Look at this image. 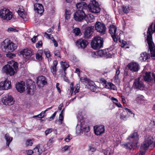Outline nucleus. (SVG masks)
I'll return each instance as SVG.
<instances>
[{
  "instance_id": "1",
  "label": "nucleus",
  "mask_w": 155,
  "mask_h": 155,
  "mask_svg": "<svg viewBox=\"0 0 155 155\" xmlns=\"http://www.w3.org/2000/svg\"><path fill=\"white\" fill-rule=\"evenodd\" d=\"M17 63L14 61L8 62V64L5 65L2 68L3 72L10 76L13 75L16 72L18 69Z\"/></svg>"
},
{
  "instance_id": "2",
  "label": "nucleus",
  "mask_w": 155,
  "mask_h": 155,
  "mask_svg": "<svg viewBox=\"0 0 155 155\" xmlns=\"http://www.w3.org/2000/svg\"><path fill=\"white\" fill-rule=\"evenodd\" d=\"M127 140H129L130 142L124 143V147L126 149L131 150L133 147L136 146L137 144L139 135L137 132H134L127 138Z\"/></svg>"
},
{
  "instance_id": "3",
  "label": "nucleus",
  "mask_w": 155,
  "mask_h": 155,
  "mask_svg": "<svg viewBox=\"0 0 155 155\" xmlns=\"http://www.w3.org/2000/svg\"><path fill=\"white\" fill-rule=\"evenodd\" d=\"M1 45L4 51L8 52H12L17 48L16 45L8 39H6L2 42Z\"/></svg>"
},
{
  "instance_id": "4",
  "label": "nucleus",
  "mask_w": 155,
  "mask_h": 155,
  "mask_svg": "<svg viewBox=\"0 0 155 155\" xmlns=\"http://www.w3.org/2000/svg\"><path fill=\"white\" fill-rule=\"evenodd\" d=\"M103 42L102 38L99 36L96 37L92 41L91 45V48L94 49H99L103 47Z\"/></svg>"
},
{
  "instance_id": "5",
  "label": "nucleus",
  "mask_w": 155,
  "mask_h": 155,
  "mask_svg": "<svg viewBox=\"0 0 155 155\" xmlns=\"http://www.w3.org/2000/svg\"><path fill=\"white\" fill-rule=\"evenodd\" d=\"M145 81V74L140 75L138 79L135 80L133 85L134 87L139 89L141 90H143L144 89V85L142 80Z\"/></svg>"
},
{
  "instance_id": "6",
  "label": "nucleus",
  "mask_w": 155,
  "mask_h": 155,
  "mask_svg": "<svg viewBox=\"0 0 155 155\" xmlns=\"http://www.w3.org/2000/svg\"><path fill=\"white\" fill-rule=\"evenodd\" d=\"M13 15L12 13L8 9L4 8L2 9L0 12V17L4 20H10Z\"/></svg>"
},
{
  "instance_id": "7",
  "label": "nucleus",
  "mask_w": 155,
  "mask_h": 155,
  "mask_svg": "<svg viewBox=\"0 0 155 155\" xmlns=\"http://www.w3.org/2000/svg\"><path fill=\"white\" fill-rule=\"evenodd\" d=\"M86 16L84 10L78 9L73 14V18L76 21L81 22L85 18Z\"/></svg>"
},
{
  "instance_id": "8",
  "label": "nucleus",
  "mask_w": 155,
  "mask_h": 155,
  "mask_svg": "<svg viewBox=\"0 0 155 155\" xmlns=\"http://www.w3.org/2000/svg\"><path fill=\"white\" fill-rule=\"evenodd\" d=\"M87 6L88 10L91 12L98 13L100 11L98 3L95 0L92 1L91 3H89Z\"/></svg>"
},
{
  "instance_id": "9",
  "label": "nucleus",
  "mask_w": 155,
  "mask_h": 155,
  "mask_svg": "<svg viewBox=\"0 0 155 155\" xmlns=\"http://www.w3.org/2000/svg\"><path fill=\"white\" fill-rule=\"evenodd\" d=\"M20 53L21 54H22L23 57L27 60H31L34 58V55L31 49H25L21 51Z\"/></svg>"
},
{
  "instance_id": "10",
  "label": "nucleus",
  "mask_w": 155,
  "mask_h": 155,
  "mask_svg": "<svg viewBox=\"0 0 155 155\" xmlns=\"http://www.w3.org/2000/svg\"><path fill=\"white\" fill-rule=\"evenodd\" d=\"M95 29L97 32L102 35L105 34L106 28L104 23L97 21L95 23Z\"/></svg>"
},
{
  "instance_id": "11",
  "label": "nucleus",
  "mask_w": 155,
  "mask_h": 155,
  "mask_svg": "<svg viewBox=\"0 0 155 155\" xmlns=\"http://www.w3.org/2000/svg\"><path fill=\"white\" fill-rule=\"evenodd\" d=\"M2 101L5 105L11 106L14 103L15 101L11 96L6 95L3 97Z\"/></svg>"
},
{
  "instance_id": "12",
  "label": "nucleus",
  "mask_w": 155,
  "mask_h": 155,
  "mask_svg": "<svg viewBox=\"0 0 155 155\" xmlns=\"http://www.w3.org/2000/svg\"><path fill=\"white\" fill-rule=\"evenodd\" d=\"M94 132L97 135H100L104 133L105 131V127L104 125H96L94 127Z\"/></svg>"
},
{
  "instance_id": "13",
  "label": "nucleus",
  "mask_w": 155,
  "mask_h": 155,
  "mask_svg": "<svg viewBox=\"0 0 155 155\" xmlns=\"http://www.w3.org/2000/svg\"><path fill=\"white\" fill-rule=\"evenodd\" d=\"M88 41L85 40L81 38L78 39L76 42V45L78 48L84 49L88 44Z\"/></svg>"
},
{
  "instance_id": "14",
  "label": "nucleus",
  "mask_w": 155,
  "mask_h": 155,
  "mask_svg": "<svg viewBox=\"0 0 155 155\" xmlns=\"http://www.w3.org/2000/svg\"><path fill=\"white\" fill-rule=\"evenodd\" d=\"M94 28L93 26H90L85 28L84 33L85 38H88L92 36Z\"/></svg>"
},
{
  "instance_id": "15",
  "label": "nucleus",
  "mask_w": 155,
  "mask_h": 155,
  "mask_svg": "<svg viewBox=\"0 0 155 155\" xmlns=\"http://www.w3.org/2000/svg\"><path fill=\"white\" fill-rule=\"evenodd\" d=\"M127 67L132 72H137L140 69L139 64L135 62L129 63L127 65Z\"/></svg>"
},
{
  "instance_id": "16",
  "label": "nucleus",
  "mask_w": 155,
  "mask_h": 155,
  "mask_svg": "<svg viewBox=\"0 0 155 155\" xmlns=\"http://www.w3.org/2000/svg\"><path fill=\"white\" fill-rule=\"evenodd\" d=\"M11 87V83L8 81L5 80L0 83V89L7 90Z\"/></svg>"
},
{
  "instance_id": "17",
  "label": "nucleus",
  "mask_w": 155,
  "mask_h": 155,
  "mask_svg": "<svg viewBox=\"0 0 155 155\" xmlns=\"http://www.w3.org/2000/svg\"><path fill=\"white\" fill-rule=\"evenodd\" d=\"M25 83L23 81H21L20 83L18 82L16 84V87L17 90L20 93L23 92L25 91Z\"/></svg>"
},
{
  "instance_id": "18",
  "label": "nucleus",
  "mask_w": 155,
  "mask_h": 155,
  "mask_svg": "<svg viewBox=\"0 0 155 155\" xmlns=\"http://www.w3.org/2000/svg\"><path fill=\"white\" fill-rule=\"evenodd\" d=\"M34 150L35 153L40 155L45 151V149L43 145L38 144L34 149Z\"/></svg>"
},
{
  "instance_id": "19",
  "label": "nucleus",
  "mask_w": 155,
  "mask_h": 155,
  "mask_svg": "<svg viewBox=\"0 0 155 155\" xmlns=\"http://www.w3.org/2000/svg\"><path fill=\"white\" fill-rule=\"evenodd\" d=\"M34 10L37 11L38 14H41L44 12V8L42 5L36 3L34 5Z\"/></svg>"
},
{
  "instance_id": "20",
  "label": "nucleus",
  "mask_w": 155,
  "mask_h": 155,
  "mask_svg": "<svg viewBox=\"0 0 155 155\" xmlns=\"http://www.w3.org/2000/svg\"><path fill=\"white\" fill-rule=\"evenodd\" d=\"M148 139L147 140V142L146 141V150L147 148L151 150L154 147V144L152 143V141L151 140V139H153V137L150 136Z\"/></svg>"
},
{
  "instance_id": "21",
  "label": "nucleus",
  "mask_w": 155,
  "mask_h": 155,
  "mask_svg": "<svg viewBox=\"0 0 155 155\" xmlns=\"http://www.w3.org/2000/svg\"><path fill=\"white\" fill-rule=\"evenodd\" d=\"M27 88L28 94L31 95L33 94L34 91L36 90V86L33 84H31L29 86L28 85Z\"/></svg>"
},
{
  "instance_id": "22",
  "label": "nucleus",
  "mask_w": 155,
  "mask_h": 155,
  "mask_svg": "<svg viewBox=\"0 0 155 155\" xmlns=\"http://www.w3.org/2000/svg\"><path fill=\"white\" fill-rule=\"evenodd\" d=\"M76 6L79 9L83 10L85 9L87 7V5L84 2H81L77 3L76 5Z\"/></svg>"
},
{
  "instance_id": "23",
  "label": "nucleus",
  "mask_w": 155,
  "mask_h": 155,
  "mask_svg": "<svg viewBox=\"0 0 155 155\" xmlns=\"http://www.w3.org/2000/svg\"><path fill=\"white\" fill-rule=\"evenodd\" d=\"M109 32L111 35H115L117 33V28L113 25H110L109 26Z\"/></svg>"
},
{
  "instance_id": "24",
  "label": "nucleus",
  "mask_w": 155,
  "mask_h": 155,
  "mask_svg": "<svg viewBox=\"0 0 155 155\" xmlns=\"http://www.w3.org/2000/svg\"><path fill=\"white\" fill-rule=\"evenodd\" d=\"M145 140L143 145H142L140 147V150L136 155H144L145 153Z\"/></svg>"
},
{
  "instance_id": "25",
  "label": "nucleus",
  "mask_w": 155,
  "mask_h": 155,
  "mask_svg": "<svg viewBox=\"0 0 155 155\" xmlns=\"http://www.w3.org/2000/svg\"><path fill=\"white\" fill-rule=\"evenodd\" d=\"M61 67L64 71V73L66 74V69L69 67L68 63L66 62L61 61Z\"/></svg>"
},
{
  "instance_id": "26",
  "label": "nucleus",
  "mask_w": 155,
  "mask_h": 155,
  "mask_svg": "<svg viewBox=\"0 0 155 155\" xmlns=\"http://www.w3.org/2000/svg\"><path fill=\"white\" fill-rule=\"evenodd\" d=\"M105 53H106V51L105 50H99L97 52L94 53L96 55L101 57H105Z\"/></svg>"
},
{
  "instance_id": "27",
  "label": "nucleus",
  "mask_w": 155,
  "mask_h": 155,
  "mask_svg": "<svg viewBox=\"0 0 155 155\" xmlns=\"http://www.w3.org/2000/svg\"><path fill=\"white\" fill-rule=\"evenodd\" d=\"M38 81V82L41 83L43 85H45L47 83L46 78L43 76H41L39 77Z\"/></svg>"
},
{
  "instance_id": "28",
  "label": "nucleus",
  "mask_w": 155,
  "mask_h": 155,
  "mask_svg": "<svg viewBox=\"0 0 155 155\" xmlns=\"http://www.w3.org/2000/svg\"><path fill=\"white\" fill-rule=\"evenodd\" d=\"M5 138L6 140V145L8 147L10 142L12 140V138L10 137L8 134H6L5 135Z\"/></svg>"
},
{
  "instance_id": "29",
  "label": "nucleus",
  "mask_w": 155,
  "mask_h": 155,
  "mask_svg": "<svg viewBox=\"0 0 155 155\" xmlns=\"http://www.w3.org/2000/svg\"><path fill=\"white\" fill-rule=\"evenodd\" d=\"M144 97L143 95H137L135 100L139 103H141L144 100Z\"/></svg>"
},
{
  "instance_id": "30",
  "label": "nucleus",
  "mask_w": 155,
  "mask_h": 155,
  "mask_svg": "<svg viewBox=\"0 0 155 155\" xmlns=\"http://www.w3.org/2000/svg\"><path fill=\"white\" fill-rule=\"evenodd\" d=\"M87 21L89 22H91L94 20V17L91 14H89L87 16Z\"/></svg>"
},
{
  "instance_id": "31",
  "label": "nucleus",
  "mask_w": 155,
  "mask_h": 155,
  "mask_svg": "<svg viewBox=\"0 0 155 155\" xmlns=\"http://www.w3.org/2000/svg\"><path fill=\"white\" fill-rule=\"evenodd\" d=\"M18 13L19 16L23 19L26 18V15L23 11L18 10Z\"/></svg>"
},
{
  "instance_id": "32",
  "label": "nucleus",
  "mask_w": 155,
  "mask_h": 155,
  "mask_svg": "<svg viewBox=\"0 0 155 155\" xmlns=\"http://www.w3.org/2000/svg\"><path fill=\"white\" fill-rule=\"evenodd\" d=\"M114 56V54L111 51H106V53H105V58H112Z\"/></svg>"
},
{
  "instance_id": "33",
  "label": "nucleus",
  "mask_w": 155,
  "mask_h": 155,
  "mask_svg": "<svg viewBox=\"0 0 155 155\" xmlns=\"http://www.w3.org/2000/svg\"><path fill=\"white\" fill-rule=\"evenodd\" d=\"M124 110L126 113H127L129 116L133 117H134V114L130 110L127 108H124Z\"/></svg>"
},
{
  "instance_id": "34",
  "label": "nucleus",
  "mask_w": 155,
  "mask_h": 155,
  "mask_svg": "<svg viewBox=\"0 0 155 155\" xmlns=\"http://www.w3.org/2000/svg\"><path fill=\"white\" fill-rule=\"evenodd\" d=\"M33 143V141L32 140L28 139L25 142V145L26 147L31 146Z\"/></svg>"
},
{
  "instance_id": "35",
  "label": "nucleus",
  "mask_w": 155,
  "mask_h": 155,
  "mask_svg": "<svg viewBox=\"0 0 155 155\" xmlns=\"http://www.w3.org/2000/svg\"><path fill=\"white\" fill-rule=\"evenodd\" d=\"M146 81H150L152 80V78L150 76V73L146 72Z\"/></svg>"
},
{
  "instance_id": "36",
  "label": "nucleus",
  "mask_w": 155,
  "mask_h": 155,
  "mask_svg": "<svg viewBox=\"0 0 155 155\" xmlns=\"http://www.w3.org/2000/svg\"><path fill=\"white\" fill-rule=\"evenodd\" d=\"M120 118L124 120H127L126 113L125 111L121 113Z\"/></svg>"
},
{
  "instance_id": "37",
  "label": "nucleus",
  "mask_w": 155,
  "mask_h": 155,
  "mask_svg": "<svg viewBox=\"0 0 155 155\" xmlns=\"http://www.w3.org/2000/svg\"><path fill=\"white\" fill-rule=\"evenodd\" d=\"M81 129L83 132L87 133L89 131V128L88 126H85V127H82L81 126Z\"/></svg>"
},
{
  "instance_id": "38",
  "label": "nucleus",
  "mask_w": 155,
  "mask_h": 155,
  "mask_svg": "<svg viewBox=\"0 0 155 155\" xmlns=\"http://www.w3.org/2000/svg\"><path fill=\"white\" fill-rule=\"evenodd\" d=\"M45 114L44 111H42L41 113L37 115L34 116H33V117L35 118V117H38L40 118H42L44 116V114Z\"/></svg>"
},
{
  "instance_id": "39",
  "label": "nucleus",
  "mask_w": 155,
  "mask_h": 155,
  "mask_svg": "<svg viewBox=\"0 0 155 155\" xmlns=\"http://www.w3.org/2000/svg\"><path fill=\"white\" fill-rule=\"evenodd\" d=\"M74 33L76 35H78L81 33V30L79 28H76L73 30Z\"/></svg>"
},
{
  "instance_id": "40",
  "label": "nucleus",
  "mask_w": 155,
  "mask_h": 155,
  "mask_svg": "<svg viewBox=\"0 0 155 155\" xmlns=\"http://www.w3.org/2000/svg\"><path fill=\"white\" fill-rule=\"evenodd\" d=\"M145 52H143L140 54V56L139 58L140 61L141 62L144 61V58L145 57Z\"/></svg>"
},
{
  "instance_id": "41",
  "label": "nucleus",
  "mask_w": 155,
  "mask_h": 155,
  "mask_svg": "<svg viewBox=\"0 0 155 155\" xmlns=\"http://www.w3.org/2000/svg\"><path fill=\"white\" fill-rule=\"evenodd\" d=\"M50 69L51 72L53 74H56L57 71L56 67H53V66H51L50 68Z\"/></svg>"
},
{
  "instance_id": "42",
  "label": "nucleus",
  "mask_w": 155,
  "mask_h": 155,
  "mask_svg": "<svg viewBox=\"0 0 155 155\" xmlns=\"http://www.w3.org/2000/svg\"><path fill=\"white\" fill-rule=\"evenodd\" d=\"M120 68H118V69L116 70V74L114 77V78L116 80H118L119 79V76L118 75H119L120 73V71L119 70Z\"/></svg>"
},
{
  "instance_id": "43",
  "label": "nucleus",
  "mask_w": 155,
  "mask_h": 155,
  "mask_svg": "<svg viewBox=\"0 0 155 155\" xmlns=\"http://www.w3.org/2000/svg\"><path fill=\"white\" fill-rule=\"evenodd\" d=\"M9 53L7 54H6V56L7 57L12 58L16 57V55L15 54L10 53V52Z\"/></svg>"
},
{
  "instance_id": "44",
  "label": "nucleus",
  "mask_w": 155,
  "mask_h": 155,
  "mask_svg": "<svg viewBox=\"0 0 155 155\" xmlns=\"http://www.w3.org/2000/svg\"><path fill=\"white\" fill-rule=\"evenodd\" d=\"M123 11L124 13H127L129 12V7H127L126 6H123Z\"/></svg>"
},
{
  "instance_id": "45",
  "label": "nucleus",
  "mask_w": 155,
  "mask_h": 155,
  "mask_svg": "<svg viewBox=\"0 0 155 155\" xmlns=\"http://www.w3.org/2000/svg\"><path fill=\"white\" fill-rule=\"evenodd\" d=\"M44 53L46 55V57L47 58H49L50 56V54L49 51L47 49L45 51Z\"/></svg>"
},
{
  "instance_id": "46",
  "label": "nucleus",
  "mask_w": 155,
  "mask_h": 155,
  "mask_svg": "<svg viewBox=\"0 0 155 155\" xmlns=\"http://www.w3.org/2000/svg\"><path fill=\"white\" fill-rule=\"evenodd\" d=\"M8 31L9 32H16L17 31H18L15 28L10 27L8 28Z\"/></svg>"
},
{
  "instance_id": "47",
  "label": "nucleus",
  "mask_w": 155,
  "mask_h": 155,
  "mask_svg": "<svg viewBox=\"0 0 155 155\" xmlns=\"http://www.w3.org/2000/svg\"><path fill=\"white\" fill-rule=\"evenodd\" d=\"M52 129L51 128H49L46 130L45 131V134L46 135H47L52 131Z\"/></svg>"
},
{
  "instance_id": "48",
  "label": "nucleus",
  "mask_w": 155,
  "mask_h": 155,
  "mask_svg": "<svg viewBox=\"0 0 155 155\" xmlns=\"http://www.w3.org/2000/svg\"><path fill=\"white\" fill-rule=\"evenodd\" d=\"M34 152H35L34 150L33 151L31 150H29L26 151V153L28 155H31Z\"/></svg>"
},
{
  "instance_id": "49",
  "label": "nucleus",
  "mask_w": 155,
  "mask_h": 155,
  "mask_svg": "<svg viewBox=\"0 0 155 155\" xmlns=\"http://www.w3.org/2000/svg\"><path fill=\"white\" fill-rule=\"evenodd\" d=\"M96 149L93 146H90L89 147V150L92 152H94L96 150Z\"/></svg>"
},
{
  "instance_id": "50",
  "label": "nucleus",
  "mask_w": 155,
  "mask_h": 155,
  "mask_svg": "<svg viewBox=\"0 0 155 155\" xmlns=\"http://www.w3.org/2000/svg\"><path fill=\"white\" fill-rule=\"evenodd\" d=\"M51 34H49L46 32L44 33V37H45L49 39H51V40L52 39L51 38Z\"/></svg>"
},
{
  "instance_id": "51",
  "label": "nucleus",
  "mask_w": 155,
  "mask_h": 155,
  "mask_svg": "<svg viewBox=\"0 0 155 155\" xmlns=\"http://www.w3.org/2000/svg\"><path fill=\"white\" fill-rule=\"evenodd\" d=\"M77 95V97L78 99H81L84 97V94L83 92L79 93Z\"/></svg>"
},
{
  "instance_id": "52",
  "label": "nucleus",
  "mask_w": 155,
  "mask_h": 155,
  "mask_svg": "<svg viewBox=\"0 0 155 155\" xmlns=\"http://www.w3.org/2000/svg\"><path fill=\"white\" fill-rule=\"evenodd\" d=\"M42 45V42L41 41H40L38 42L36 44V47L39 48Z\"/></svg>"
},
{
  "instance_id": "53",
  "label": "nucleus",
  "mask_w": 155,
  "mask_h": 155,
  "mask_svg": "<svg viewBox=\"0 0 155 155\" xmlns=\"http://www.w3.org/2000/svg\"><path fill=\"white\" fill-rule=\"evenodd\" d=\"M70 147V146H68V145L65 146L62 148V151L64 152H65L67 150H68L69 148Z\"/></svg>"
},
{
  "instance_id": "54",
  "label": "nucleus",
  "mask_w": 155,
  "mask_h": 155,
  "mask_svg": "<svg viewBox=\"0 0 155 155\" xmlns=\"http://www.w3.org/2000/svg\"><path fill=\"white\" fill-rule=\"evenodd\" d=\"M54 54L55 56L58 57H60V53L58 50H56L54 52Z\"/></svg>"
},
{
  "instance_id": "55",
  "label": "nucleus",
  "mask_w": 155,
  "mask_h": 155,
  "mask_svg": "<svg viewBox=\"0 0 155 155\" xmlns=\"http://www.w3.org/2000/svg\"><path fill=\"white\" fill-rule=\"evenodd\" d=\"M36 58L37 59L39 60H42V56L38 53L36 54Z\"/></svg>"
},
{
  "instance_id": "56",
  "label": "nucleus",
  "mask_w": 155,
  "mask_h": 155,
  "mask_svg": "<svg viewBox=\"0 0 155 155\" xmlns=\"http://www.w3.org/2000/svg\"><path fill=\"white\" fill-rule=\"evenodd\" d=\"M117 35V34H115V35H111L114 41L115 42H117V41L116 36Z\"/></svg>"
},
{
  "instance_id": "57",
  "label": "nucleus",
  "mask_w": 155,
  "mask_h": 155,
  "mask_svg": "<svg viewBox=\"0 0 155 155\" xmlns=\"http://www.w3.org/2000/svg\"><path fill=\"white\" fill-rule=\"evenodd\" d=\"M57 111L55 112L49 118V120L51 121L53 120L54 118L55 117V115L56 114Z\"/></svg>"
},
{
  "instance_id": "58",
  "label": "nucleus",
  "mask_w": 155,
  "mask_h": 155,
  "mask_svg": "<svg viewBox=\"0 0 155 155\" xmlns=\"http://www.w3.org/2000/svg\"><path fill=\"white\" fill-rule=\"evenodd\" d=\"M64 114H60L59 121L60 122L62 123L64 119Z\"/></svg>"
},
{
  "instance_id": "59",
  "label": "nucleus",
  "mask_w": 155,
  "mask_h": 155,
  "mask_svg": "<svg viewBox=\"0 0 155 155\" xmlns=\"http://www.w3.org/2000/svg\"><path fill=\"white\" fill-rule=\"evenodd\" d=\"M110 89L113 90H115V89L116 88V87L111 82L110 83Z\"/></svg>"
},
{
  "instance_id": "60",
  "label": "nucleus",
  "mask_w": 155,
  "mask_h": 155,
  "mask_svg": "<svg viewBox=\"0 0 155 155\" xmlns=\"http://www.w3.org/2000/svg\"><path fill=\"white\" fill-rule=\"evenodd\" d=\"M66 74H65V73H64V74H63V77L64 78V81L67 82H69V80L68 78L66 76Z\"/></svg>"
},
{
  "instance_id": "61",
  "label": "nucleus",
  "mask_w": 155,
  "mask_h": 155,
  "mask_svg": "<svg viewBox=\"0 0 155 155\" xmlns=\"http://www.w3.org/2000/svg\"><path fill=\"white\" fill-rule=\"evenodd\" d=\"M110 82L107 83L106 84H105V87L106 88H108L109 89H110Z\"/></svg>"
},
{
  "instance_id": "62",
  "label": "nucleus",
  "mask_w": 155,
  "mask_h": 155,
  "mask_svg": "<svg viewBox=\"0 0 155 155\" xmlns=\"http://www.w3.org/2000/svg\"><path fill=\"white\" fill-rule=\"evenodd\" d=\"M111 100H112L113 102L115 104V102L117 103L118 102L117 99L113 97H111Z\"/></svg>"
},
{
  "instance_id": "63",
  "label": "nucleus",
  "mask_w": 155,
  "mask_h": 155,
  "mask_svg": "<svg viewBox=\"0 0 155 155\" xmlns=\"http://www.w3.org/2000/svg\"><path fill=\"white\" fill-rule=\"evenodd\" d=\"M71 88L70 93L71 95H72V94L73 93V91L74 90V88L73 87V85L71 84Z\"/></svg>"
},
{
  "instance_id": "64",
  "label": "nucleus",
  "mask_w": 155,
  "mask_h": 155,
  "mask_svg": "<svg viewBox=\"0 0 155 155\" xmlns=\"http://www.w3.org/2000/svg\"><path fill=\"white\" fill-rule=\"evenodd\" d=\"M51 40L53 41L54 46L55 47H57L58 46L57 42L54 39H52Z\"/></svg>"
}]
</instances>
